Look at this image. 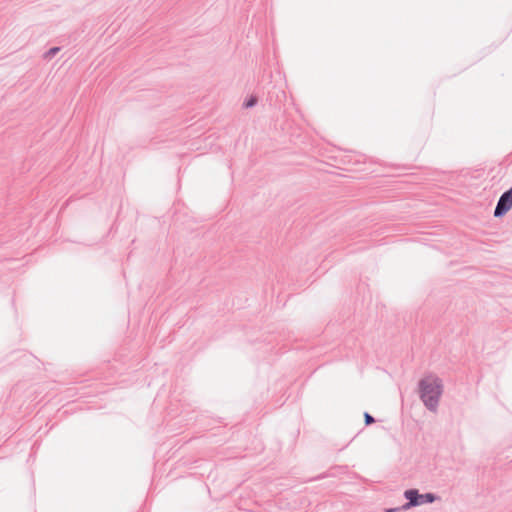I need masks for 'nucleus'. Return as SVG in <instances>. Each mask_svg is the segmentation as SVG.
Instances as JSON below:
<instances>
[{"label":"nucleus","mask_w":512,"mask_h":512,"mask_svg":"<svg viewBox=\"0 0 512 512\" xmlns=\"http://www.w3.org/2000/svg\"><path fill=\"white\" fill-rule=\"evenodd\" d=\"M364 418H365V423L367 425L372 424L374 422V418L368 413L364 414Z\"/></svg>","instance_id":"423d86ee"},{"label":"nucleus","mask_w":512,"mask_h":512,"mask_svg":"<svg viewBox=\"0 0 512 512\" xmlns=\"http://www.w3.org/2000/svg\"><path fill=\"white\" fill-rule=\"evenodd\" d=\"M512 207V188L505 192L499 199L494 215L496 217L507 213Z\"/></svg>","instance_id":"f03ea898"},{"label":"nucleus","mask_w":512,"mask_h":512,"mask_svg":"<svg viewBox=\"0 0 512 512\" xmlns=\"http://www.w3.org/2000/svg\"><path fill=\"white\" fill-rule=\"evenodd\" d=\"M435 500V497L433 494L431 493H427V494H423V495H420V499L419 501H422V503L424 502H433Z\"/></svg>","instance_id":"20e7f679"},{"label":"nucleus","mask_w":512,"mask_h":512,"mask_svg":"<svg viewBox=\"0 0 512 512\" xmlns=\"http://www.w3.org/2000/svg\"><path fill=\"white\" fill-rule=\"evenodd\" d=\"M256 100L254 98H252L251 100H249L247 103H246V107H251L255 104Z\"/></svg>","instance_id":"0eeeda50"},{"label":"nucleus","mask_w":512,"mask_h":512,"mask_svg":"<svg viewBox=\"0 0 512 512\" xmlns=\"http://www.w3.org/2000/svg\"><path fill=\"white\" fill-rule=\"evenodd\" d=\"M59 51L58 47L51 48L46 54L45 58L50 59L52 58L57 52Z\"/></svg>","instance_id":"39448f33"},{"label":"nucleus","mask_w":512,"mask_h":512,"mask_svg":"<svg viewBox=\"0 0 512 512\" xmlns=\"http://www.w3.org/2000/svg\"><path fill=\"white\" fill-rule=\"evenodd\" d=\"M405 497L409 500V503L405 505L406 508L422 504V501H419L420 494H418L417 490H407Z\"/></svg>","instance_id":"7ed1b4c3"},{"label":"nucleus","mask_w":512,"mask_h":512,"mask_svg":"<svg viewBox=\"0 0 512 512\" xmlns=\"http://www.w3.org/2000/svg\"><path fill=\"white\" fill-rule=\"evenodd\" d=\"M420 397L425 406L431 410L435 409L442 393V384L439 378L427 376L420 383Z\"/></svg>","instance_id":"f257e3e1"}]
</instances>
